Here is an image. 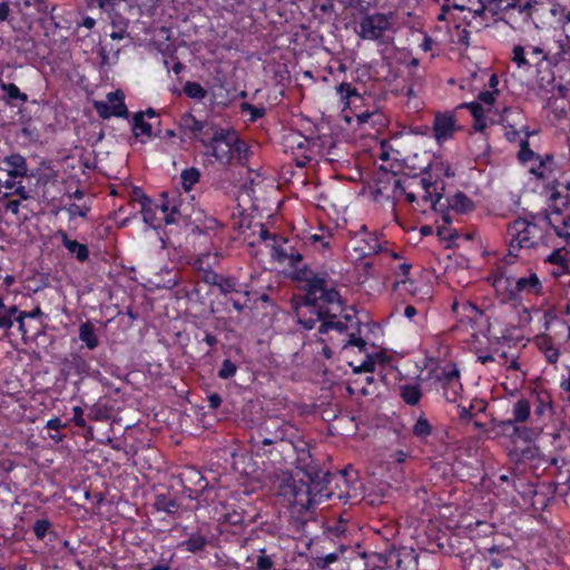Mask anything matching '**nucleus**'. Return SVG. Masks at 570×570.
Instances as JSON below:
<instances>
[{"mask_svg":"<svg viewBox=\"0 0 570 570\" xmlns=\"http://www.w3.org/2000/svg\"><path fill=\"white\" fill-rule=\"evenodd\" d=\"M252 452L265 459L275 469L283 470V465L292 464L303 472L307 483H303L301 488L293 487L294 502L304 507L330 498V471L324 470L313 459L309 443L289 421L279 416L264 420L257 436L252 441Z\"/></svg>","mask_w":570,"mask_h":570,"instance_id":"nucleus-1","label":"nucleus"},{"mask_svg":"<svg viewBox=\"0 0 570 570\" xmlns=\"http://www.w3.org/2000/svg\"><path fill=\"white\" fill-rule=\"evenodd\" d=\"M295 277L297 282L305 284L303 302L296 308L298 323L304 328L312 330L321 322L320 334L330 330L343 334L360 323L354 314L347 312L338 291L328 285L330 275L313 276L302 269Z\"/></svg>","mask_w":570,"mask_h":570,"instance_id":"nucleus-2","label":"nucleus"},{"mask_svg":"<svg viewBox=\"0 0 570 570\" xmlns=\"http://www.w3.org/2000/svg\"><path fill=\"white\" fill-rule=\"evenodd\" d=\"M203 146L223 166H229L234 160L245 165L248 160V146L233 128H215Z\"/></svg>","mask_w":570,"mask_h":570,"instance_id":"nucleus-3","label":"nucleus"},{"mask_svg":"<svg viewBox=\"0 0 570 570\" xmlns=\"http://www.w3.org/2000/svg\"><path fill=\"white\" fill-rule=\"evenodd\" d=\"M492 286L502 303H520L524 296H540L543 294V284L537 273L513 277L498 271L492 275Z\"/></svg>","mask_w":570,"mask_h":570,"instance_id":"nucleus-4","label":"nucleus"},{"mask_svg":"<svg viewBox=\"0 0 570 570\" xmlns=\"http://www.w3.org/2000/svg\"><path fill=\"white\" fill-rule=\"evenodd\" d=\"M423 190L422 203L428 204L434 212L443 213V210H451L459 214H466L474 209L473 200L468 197L463 191H456L451 197H444V184L441 183V191H439L438 183L431 181L430 178L422 177L417 181Z\"/></svg>","mask_w":570,"mask_h":570,"instance_id":"nucleus-5","label":"nucleus"},{"mask_svg":"<svg viewBox=\"0 0 570 570\" xmlns=\"http://www.w3.org/2000/svg\"><path fill=\"white\" fill-rule=\"evenodd\" d=\"M523 114L520 110L504 107L501 115V125L504 129V137L510 142H518L520 149L517 158L522 165L531 163L532 158L537 156L530 148L529 138L538 131L531 130L529 126L522 124Z\"/></svg>","mask_w":570,"mask_h":570,"instance_id":"nucleus-6","label":"nucleus"},{"mask_svg":"<svg viewBox=\"0 0 570 570\" xmlns=\"http://www.w3.org/2000/svg\"><path fill=\"white\" fill-rule=\"evenodd\" d=\"M181 202L178 196L173 194L169 196L168 193H161L160 203L150 199L140 208L142 220L150 228L158 229L163 225H170L178 223L181 218L186 217L181 213Z\"/></svg>","mask_w":570,"mask_h":570,"instance_id":"nucleus-7","label":"nucleus"},{"mask_svg":"<svg viewBox=\"0 0 570 570\" xmlns=\"http://www.w3.org/2000/svg\"><path fill=\"white\" fill-rule=\"evenodd\" d=\"M336 94L344 108L350 109L360 125L381 121L383 116L379 112L377 107L375 105L366 106V100H371V96L364 97L352 83L341 82L336 87Z\"/></svg>","mask_w":570,"mask_h":570,"instance_id":"nucleus-8","label":"nucleus"},{"mask_svg":"<svg viewBox=\"0 0 570 570\" xmlns=\"http://www.w3.org/2000/svg\"><path fill=\"white\" fill-rule=\"evenodd\" d=\"M544 229L537 222L535 217L531 219L519 217L508 225L507 237L509 242V254L517 256L514 252L521 248H532L543 238Z\"/></svg>","mask_w":570,"mask_h":570,"instance_id":"nucleus-9","label":"nucleus"},{"mask_svg":"<svg viewBox=\"0 0 570 570\" xmlns=\"http://www.w3.org/2000/svg\"><path fill=\"white\" fill-rule=\"evenodd\" d=\"M298 240L279 237L278 240L272 245V257L279 264H287L292 269V278L296 281V275L302 269L309 272L313 276L328 275L327 272H314L303 264V254L297 245Z\"/></svg>","mask_w":570,"mask_h":570,"instance_id":"nucleus-10","label":"nucleus"},{"mask_svg":"<svg viewBox=\"0 0 570 570\" xmlns=\"http://www.w3.org/2000/svg\"><path fill=\"white\" fill-rule=\"evenodd\" d=\"M94 373L99 374V371H94L89 361L80 353H70L60 362V376L66 383L72 384L77 392L80 391L81 383Z\"/></svg>","mask_w":570,"mask_h":570,"instance_id":"nucleus-11","label":"nucleus"},{"mask_svg":"<svg viewBox=\"0 0 570 570\" xmlns=\"http://www.w3.org/2000/svg\"><path fill=\"white\" fill-rule=\"evenodd\" d=\"M550 51H547L542 46H521L515 45L512 48L511 60L518 68H534L538 73L543 69H550L549 65Z\"/></svg>","mask_w":570,"mask_h":570,"instance_id":"nucleus-12","label":"nucleus"},{"mask_svg":"<svg viewBox=\"0 0 570 570\" xmlns=\"http://www.w3.org/2000/svg\"><path fill=\"white\" fill-rule=\"evenodd\" d=\"M411 432L420 443L432 448L433 453H441L446 444V431L434 426L424 413L416 419Z\"/></svg>","mask_w":570,"mask_h":570,"instance_id":"nucleus-13","label":"nucleus"},{"mask_svg":"<svg viewBox=\"0 0 570 570\" xmlns=\"http://www.w3.org/2000/svg\"><path fill=\"white\" fill-rule=\"evenodd\" d=\"M356 238L360 244L353 249L354 252H357L358 256L362 258L384 253L394 261L403 259L400 253L389 249L387 240H381L380 235L376 233H368L365 225L361 227Z\"/></svg>","mask_w":570,"mask_h":570,"instance_id":"nucleus-14","label":"nucleus"},{"mask_svg":"<svg viewBox=\"0 0 570 570\" xmlns=\"http://www.w3.org/2000/svg\"><path fill=\"white\" fill-rule=\"evenodd\" d=\"M435 382L442 389L443 396L448 402L454 403L461 396L463 385L456 364L448 363L440 367L435 373Z\"/></svg>","mask_w":570,"mask_h":570,"instance_id":"nucleus-15","label":"nucleus"},{"mask_svg":"<svg viewBox=\"0 0 570 570\" xmlns=\"http://www.w3.org/2000/svg\"><path fill=\"white\" fill-rule=\"evenodd\" d=\"M179 141L191 142L197 141L205 145V141L209 137L208 124L206 121L197 119L190 111H186L180 116L179 124Z\"/></svg>","mask_w":570,"mask_h":570,"instance_id":"nucleus-16","label":"nucleus"},{"mask_svg":"<svg viewBox=\"0 0 570 570\" xmlns=\"http://www.w3.org/2000/svg\"><path fill=\"white\" fill-rule=\"evenodd\" d=\"M461 130L454 111H436L432 124V136L439 146L454 138Z\"/></svg>","mask_w":570,"mask_h":570,"instance_id":"nucleus-17","label":"nucleus"},{"mask_svg":"<svg viewBox=\"0 0 570 570\" xmlns=\"http://www.w3.org/2000/svg\"><path fill=\"white\" fill-rule=\"evenodd\" d=\"M282 144L284 151L291 153L295 157L298 167H304L306 163L311 160L308 151L311 149L312 139L304 136L302 132L291 130L283 136Z\"/></svg>","mask_w":570,"mask_h":570,"instance_id":"nucleus-18","label":"nucleus"},{"mask_svg":"<svg viewBox=\"0 0 570 570\" xmlns=\"http://www.w3.org/2000/svg\"><path fill=\"white\" fill-rule=\"evenodd\" d=\"M108 101H95L94 108L102 119L110 117L128 118L129 111L125 104V94L122 90L117 89L107 95Z\"/></svg>","mask_w":570,"mask_h":570,"instance_id":"nucleus-19","label":"nucleus"},{"mask_svg":"<svg viewBox=\"0 0 570 570\" xmlns=\"http://www.w3.org/2000/svg\"><path fill=\"white\" fill-rule=\"evenodd\" d=\"M358 27L361 38L377 40L390 29L391 21L384 13L367 14L361 19Z\"/></svg>","mask_w":570,"mask_h":570,"instance_id":"nucleus-20","label":"nucleus"},{"mask_svg":"<svg viewBox=\"0 0 570 570\" xmlns=\"http://www.w3.org/2000/svg\"><path fill=\"white\" fill-rule=\"evenodd\" d=\"M217 288L225 296L232 295L229 302L237 312L247 307L248 292L242 288V284L236 277L223 275Z\"/></svg>","mask_w":570,"mask_h":570,"instance_id":"nucleus-21","label":"nucleus"},{"mask_svg":"<svg viewBox=\"0 0 570 570\" xmlns=\"http://www.w3.org/2000/svg\"><path fill=\"white\" fill-rule=\"evenodd\" d=\"M489 2V11L491 18L500 13H508L517 10L523 21L531 18L532 3L531 0H487Z\"/></svg>","mask_w":570,"mask_h":570,"instance_id":"nucleus-22","label":"nucleus"},{"mask_svg":"<svg viewBox=\"0 0 570 570\" xmlns=\"http://www.w3.org/2000/svg\"><path fill=\"white\" fill-rule=\"evenodd\" d=\"M564 207H552V212L540 218L548 225L560 239L563 240L566 246L570 244V215L563 216L562 209Z\"/></svg>","mask_w":570,"mask_h":570,"instance_id":"nucleus-23","label":"nucleus"},{"mask_svg":"<svg viewBox=\"0 0 570 570\" xmlns=\"http://www.w3.org/2000/svg\"><path fill=\"white\" fill-rule=\"evenodd\" d=\"M160 121L158 120L157 126L155 127L151 122L146 121L142 118L141 112H135L131 119V134L136 141L145 145L148 141L160 137Z\"/></svg>","mask_w":570,"mask_h":570,"instance_id":"nucleus-24","label":"nucleus"},{"mask_svg":"<svg viewBox=\"0 0 570 570\" xmlns=\"http://www.w3.org/2000/svg\"><path fill=\"white\" fill-rule=\"evenodd\" d=\"M543 263L551 266L549 273L554 278L570 275V252L566 246L554 248Z\"/></svg>","mask_w":570,"mask_h":570,"instance_id":"nucleus-25","label":"nucleus"},{"mask_svg":"<svg viewBox=\"0 0 570 570\" xmlns=\"http://www.w3.org/2000/svg\"><path fill=\"white\" fill-rule=\"evenodd\" d=\"M551 190V207H568L570 205V175L566 171L556 177L549 185Z\"/></svg>","mask_w":570,"mask_h":570,"instance_id":"nucleus-26","label":"nucleus"},{"mask_svg":"<svg viewBox=\"0 0 570 570\" xmlns=\"http://www.w3.org/2000/svg\"><path fill=\"white\" fill-rule=\"evenodd\" d=\"M391 271L395 276V281L393 283V289H404L409 292L411 295H415V283L413 279L409 277L410 272L412 269V264L407 261H402L397 264L392 265Z\"/></svg>","mask_w":570,"mask_h":570,"instance_id":"nucleus-27","label":"nucleus"},{"mask_svg":"<svg viewBox=\"0 0 570 570\" xmlns=\"http://www.w3.org/2000/svg\"><path fill=\"white\" fill-rule=\"evenodd\" d=\"M0 169L10 178H24L28 175L26 158L20 154H10L0 161Z\"/></svg>","mask_w":570,"mask_h":570,"instance_id":"nucleus-28","label":"nucleus"},{"mask_svg":"<svg viewBox=\"0 0 570 570\" xmlns=\"http://www.w3.org/2000/svg\"><path fill=\"white\" fill-rule=\"evenodd\" d=\"M58 237L61 239V244L73 256L79 263H85L90 256L89 248L86 244L79 243L76 239L69 238L65 230L58 232Z\"/></svg>","mask_w":570,"mask_h":570,"instance_id":"nucleus-29","label":"nucleus"},{"mask_svg":"<svg viewBox=\"0 0 570 570\" xmlns=\"http://www.w3.org/2000/svg\"><path fill=\"white\" fill-rule=\"evenodd\" d=\"M452 8L460 11L466 10L471 14L472 19H480L479 27L487 26L490 20V17L488 16V13H490L489 2L487 0H478V3L474 7H466L454 2Z\"/></svg>","mask_w":570,"mask_h":570,"instance_id":"nucleus-30","label":"nucleus"},{"mask_svg":"<svg viewBox=\"0 0 570 570\" xmlns=\"http://www.w3.org/2000/svg\"><path fill=\"white\" fill-rule=\"evenodd\" d=\"M154 507L158 512H164L171 518H178L181 509L178 500L170 494H157Z\"/></svg>","mask_w":570,"mask_h":570,"instance_id":"nucleus-31","label":"nucleus"},{"mask_svg":"<svg viewBox=\"0 0 570 570\" xmlns=\"http://www.w3.org/2000/svg\"><path fill=\"white\" fill-rule=\"evenodd\" d=\"M441 214L442 225L436 227V235L441 240L448 242V247L455 245V240L459 237L456 229L451 227L452 216L449 210H443Z\"/></svg>","mask_w":570,"mask_h":570,"instance_id":"nucleus-32","label":"nucleus"},{"mask_svg":"<svg viewBox=\"0 0 570 570\" xmlns=\"http://www.w3.org/2000/svg\"><path fill=\"white\" fill-rule=\"evenodd\" d=\"M0 89L4 92V101L8 105L17 106V101L23 105L28 101L27 94L22 92L19 87L13 82L0 81Z\"/></svg>","mask_w":570,"mask_h":570,"instance_id":"nucleus-33","label":"nucleus"},{"mask_svg":"<svg viewBox=\"0 0 570 570\" xmlns=\"http://www.w3.org/2000/svg\"><path fill=\"white\" fill-rule=\"evenodd\" d=\"M209 542L210 540L206 534L193 532L180 543V547L187 552L199 553L206 549Z\"/></svg>","mask_w":570,"mask_h":570,"instance_id":"nucleus-34","label":"nucleus"},{"mask_svg":"<svg viewBox=\"0 0 570 570\" xmlns=\"http://www.w3.org/2000/svg\"><path fill=\"white\" fill-rule=\"evenodd\" d=\"M558 50L550 52L549 65L552 67L561 62H570V37L564 36L562 39L557 40Z\"/></svg>","mask_w":570,"mask_h":570,"instance_id":"nucleus-35","label":"nucleus"},{"mask_svg":"<svg viewBox=\"0 0 570 570\" xmlns=\"http://www.w3.org/2000/svg\"><path fill=\"white\" fill-rule=\"evenodd\" d=\"M112 406L104 399H99L95 404L89 407L88 419L96 422L108 421L111 417Z\"/></svg>","mask_w":570,"mask_h":570,"instance_id":"nucleus-36","label":"nucleus"},{"mask_svg":"<svg viewBox=\"0 0 570 570\" xmlns=\"http://www.w3.org/2000/svg\"><path fill=\"white\" fill-rule=\"evenodd\" d=\"M19 308L16 305H6L3 299L0 298V330L4 334L14 325L16 315Z\"/></svg>","mask_w":570,"mask_h":570,"instance_id":"nucleus-37","label":"nucleus"},{"mask_svg":"<svg viewBox=\"0 0 570 570\" xmlns=\"http://www.w3.org/2000/svg\"><path fill=\"white\" fill-rule=\"evenodd\" d=\"M79 340L90 351L95 350L99 345V337L96 334L94 324L90 321L81 323L79 326Z\"/></svg>","mask_w":570,"mask_h":570,"instance_id":"nucleus-38","label":"nucleus"},{"mask_svg":"<svg viewBox=\"0 0 570 570\" xmlns=\"http://www.w3.org/2000/svg\"><path fill=\"white\" fill-rule=\"evenodd\" d=\"M400 396L405 404L415 406L420 403L423 392L419 384H404L400 386Z\"/></svg>","mask_w":570,"mask_h":570,"instance_id":"nucleus-39","label":"nucleus"},{"mask_svg":"<svg viewBox=\"0 0 570 570\" xmlns=\"http://www.w3.org/2000/svg\"><path fill=\"white\" fill-rule=\"evenodd\" d=\"M32 532L35 537L40 541H43L47 537L52 540L57 535L56 531L53 530L52 522L48 518L36 520L32 525Z\"/></svg>","mask_w":570,"mask_h":570,"instance_id":"nucleus-40","label":"nucleus"},{"mask_svg":"<svg viewBox=\"0 0 570 570\" xmlns=\"http://www.w3.org/2000/svg\"><path fill=\"white\" fill-rule=\"evenodd\" d=\"M531 416L529 400L521 397L512 406V419L519 424L525 423Z\"/></svg>","mask_w":570,"mask_h":570,"instance_id":"nucleus-41","label":"nucleus"},{"mask_svg":"<svg viewBox=\"0 0 570 570\" xmlns=\"http://www.w3.org/2000/svg\"><path fill=\"white\" fill-rule=\"evenodd\" d=\"M224 512H222L218 517V521L222 524L229 525H242L244 523V511L237 510L235 508H229L228 505H223Z\"/></svg>","mask_w":570,"mask_h":570,"instance_id":"nucleus-42","label":"nucleus"},{"mask_svg":"<svg viewBox=\"0 0 570 570\" xmlns=\"http://www.w3.org/2000/svg\"><path fill=\"white\" fill-rule=\"evenodd\" d=\"M518 422L513 419H505L494 422V429L498 435L511 439L514 442V436L518 431Z\"/></svg>","mask_w":570,"mask_h":570,"instance_id":"nucleus-43","label":"nucleus"},{"mask_svg":"<svg viewBox=\"0 0 570 570\" xmlns=\"http://www.w3.org/2000/svg\"><path fill=\"white\" fill-rule=\"evenodd\" d=\"M539 347L543 352L544 357L549 364H556L559 361L560 351L554 346L550 337H542L541 342L539 343Z\"/></svg>","mask_w":570,"mask_h":570,"instance_id":"nucleus-44","label":"nucleus"},{"mask_svg":"<svg viewBox=\"0 0 570 570\" xmlns=\"http://www.w3.org/2000/svg\"><path fill=\"white\" fill-rule=\"evenodd\" d=\"M181 185L185 191H190L200 179V171L196 167L186 168L180 174Z\"/></svg>","mask_w":570,"mask_h":570,"instance_id":"nucleus-45","label":"nucleus"},{"mask_svg":"<svg viewBox=\"0 0 570 570\" xmlns=\"http://www.w3.org/2000/svg\"><path fill=\"white\" fill-rule=\"evenodd\" d=\"M68 422H62L59 417L55 416L47 421L46 429L49 431H53L55 433H49V438L59 443L63 440L65 435L60 432V430L68 428Z\"/></svg>","mask_w":570,"mask_h":570,"instance_id":"nucleus-46","label":"nucleus"},{"mask_svg":"<svg viewBox=\"0 0 570 570\" xmlns=\"http://www.w3.org/2000/svg\"><path fill=\"white\" fill-rule=\"evenodd\" d=\"M183 92L190 99L202 101L207 96V90L196 81H186L183 87Z\"/></svg>","mask_w":570,"mask_h":570,"instance_id":"nucleus-47","label":"nucleus"},{"mask_svg":"<svg viewBox=\"0 0 570 570\" xmlns=\"http://www.w3.org/2000/svg\"><path fill=\"white\" fill-rule=\"evenodd\" d=\"M512 454L519 462L533 461L537 459L539 454V448L530 443H527V445L523 448H515Z\"/></svg>","mask_w":570,"mask_h":570,"instance_id":"nucleus-48","label":"nucleus"},{"mask_svg":"<svg viewBox=\"0 0 570 570\" xmlns=\"http://www.w3.org/2000/svg\"><path fill=\"white\" fill-rule=\"evenodd\" d=\"M240 112L243 115H249L248 121L255 122L258 119L263 118L266 114V109L264 106H255L249 102H242L239 105Z\"/></svg>","mask_w":570,"mask_h":570,"instance_id":"nucleus-49","label":"nucleus"},{"mask_svg":"<svg viewBox=\"0 0 570 570\" xmlns=\"http://www.w3.org/2000/svg\"><path fill=\"white\" fill-rule=\"evenodd\" d=\"M238 371L237 364L230 358H225L217 371V376L220 380H230L233 379Z\"/></svg>","mask_w":570,"mask_h":570,"instance_id":"nucleus-50","label":"nucleus"},{"mask_svg":"<svg viewBox=\"0 0 570 570\" xmlns=\"http://www.w3.org/2000/svg\"><path fill=\"white\" fill-rule=\"evenodd\" d=\"M531 161H534L533 166L530 167V173L533 176H535L538 179H547L550 177L549 170L541 155L537 154V156L533 157Z\"/></svg>","mask_w":570,"mask_h":570,"instance_id":"nucleus-51","label":"nucleus"},{"mask_svg":"<svg viewBox=\"0 0 570 570\" xmlns=\"http://www.w3.org/2000/svg\"><path fill=\"white\" fill-rule=\"evenodd\" d=\"M375 370V361L367 355V358L357 367L354 368V373H365L364 381L367 384H372L374 382V377L372 373Z\"/></svg>","mask_w":570,"mask_h":570,"instance_id":"nucleus-52","label":"nucleus"},{"mask_svg":"<svg viewBox=\"0 0 570 570\" xmlns=\"http://www.w3.org/2000/svg\"><path fill=\"white\" fill-rule=\"evenodd\" d=\"M346 337H347V340L346 341L344 340L345 343H344L343 347L356 346L360 352L366 351L367 342L360 335V330H357L356 333L355 332L346 333Z\"/></svg>","mask_w":570,"mask_h":570,"instance_id":"nucleus-53","label":"nucleus"},{"mask_svg":"<svg viewBox=\"0 0 570 570\" xmlns=\"http://www.w3.org/2000/svg\"><path fill=\"white\" fill-rule=\"evenodd\" d=\"M537 436L538 431H535L533 428L518 424V431L515 433L514 440L520 439L525 443H531Z\"/></svg>","mask_w":570,"mask_h":570,"instance_id":"nucleus-54","label":"nucleus"},{"mask_svg":"<svg viewBox=\"0 0 570 570\" xmlns=\"http://www.w3.org/2000/svg\"><path fill=\"white\" fill-rule=\"evenodd\" d=\"M77 428L80 429H88L89 432H92L91 426H87V421L85 419L83 409L81 406H73L72 407V417L70 420Z\"/></svg>","mask_w":570,"mask_h":570,"instance_id":"nucleus-55","label":"nucleus"},{"mask_svg":"<svg viewBox=\"0 0 570 570\" xmlns=\"http://www.w3.org/2000/svg\"><path fill=\"white\" fill-rule=\"evenodd\" d=\"M150 197H148L144 190L140 187H132L129 195V205L137 203L140 205V208L144 207V205H147V202H150Z\"/></svg>","mask_w":570,"mask_h":570,"instance_id":"nucleus-56","label":"nucleus"},{"mask_svg":"<svg viewBox=\"0 0 570 570\" xmlns=\"http://www.w3.org/2000/svg\"><path fill=\"white\" fill-rule=\"evenodd\" d=\"M119 0H85L89 8H98L105 12H110L115 9Z\"/></svg>","mask_w":570,"mask_h":570,"instance_id":"nucleus-57","label":"nucleus"},{"mask_svg":"<svg viewBox=\"0 0 570 570\" xmlns=\"http://www.w3.org/2000/svg\"><path fill=\"white\" fill-rule=\"evenodd\" d=\"M552 405L549 396L538 395L537 403L534 407L535 416H543L548 411H551Z\"/></svg>","mask_w":570,"mask_h":570,"instance_id":"nucleus-58","label":"nucleus"},{"mask_svg":"<svg viewBox=\"0 0 570 570\" xmlns=\"http://www.w3.org/2000/svg\"><path fill=\"white\" fill-rule=\"evenodd\" d=\"M393 191L394 193H399L400 195H404L405 196V199L410 203V204H413L414 202H416V196L413 191H407L406 190V187L404 186V181L400 178H395L394 179V183H393Z\"/></svg>","mask_w":570,"mask_h":570,"instance_id":"nucleus-59","label":"nucleus"},{"mask_svg":"<svg viewBox=\"0 0 570 570\" xmlns=\"http://www.w3.org/2000/svg\"><path fill=\"white\" fill-rule=\"evenodd\" d=\"M274 561L269 556L265 553V550H262L261 553L256 558V569L257 570H278L274 567Z\"/></svg>","mask_w":570,"mask_h":570,"instance_id":"nucleus-60","label":"nucleus"},{"mask_svg":"<svg viewBox=\"0 0 570 570\" xmlns=\"http://www.w3.org/2000/svg\"><path fill=\"white\" fill-rule=\"evenodd\" d=\"M65 209L68 213L69 218L73 219L76 217L85 218L87 216L88 212L90 210V207L80 206V205L72 203L69 206H67Z\"/></svg>","mask_w":570,"mask_h":570,"instance_id":"nucleus-61","label":"nucleus"},{"mask_svg":"<svg viewBox=\"0 0 570 570\" xmlns=\"http://www.w3.org/2000/svg\"><path fill=\"white\" fill-rule=\"evenodd\" d=\"M468 109L473 118H478L484 115V108L479 101L462 102L456 109Z\"/></svg>","mask_w":570,"mask_h":570,"instance_id":"nucleus-62","label":"nucleus"},{"mask_svg":"<svg viewBox=\"0 0 570 570\" xmlns=\"http://www.w3.org/2000/svg\"><path fill=\"white\" fill-rule=\"evenodd\" d=\"M315 10L322 14H331L334 12V0H312Z\"/></svg>","mask_w":570,"mask_h":570,"instance_id":"nucleus-63","label":"nucleus"},{"mask_svg":"<svg viewBox=\"0 0 570 570\" xmlns=\"http://www.w3.org/2000/svg\"><path fill=\"white\" fill-rule=\"evenodd\" d=\"M499 92H495L494 90H483L480 91L478 95V100L487 106H492Z\"/></svg>","mask_w":570,"mask_h":570,"instance_id":"nucleus-64","label":"nucleus"}]
</instances>
